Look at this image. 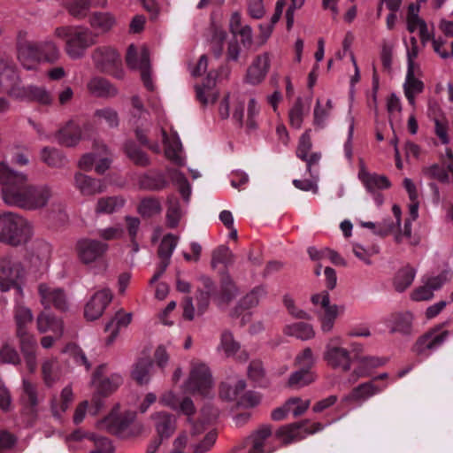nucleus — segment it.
Returning <instances> with one entry per match:
<instances>
[{"instance_id": "obj_7", "label": "nucleus", "mask_w": 453, "mask_h": 453, "mask_svg": "<svg viewBox=\"0 0 453 453\" xmlns=\"http://www.w3.org/2000/svg\"><path fill=\"white\" fill-rule=\"evenodd\" d=\"M21 88V79L14 63L9 58L0 54V88L16 99Z\"/></svg>"}, {"instance_id": "obj_19", "label": "nucleus", "mask_w": 453, "mask_h": 453, "mask_svg": "<svg viewBox=\"0 0 453 453\" xmlns=\"http://www.w3.org/2000/svg\"><path fill=\"white\" fill-rule=\"evenodd\" d=\"M122 150L127 157L136 166L147 167L150 165V159L133 140H127L122 145Z\"/></svg>"}, {"instance_id": "obj_31", "label": "nucleus", "mask_w": 453, "mask_h": 453, "mask_svg": "<svg viewBox=\"0 0 453 453\" xmlns=\"http://www.w3.org/2000/svg\"><path fill=\"white\" fill-rule=\"evenodd\" d=\"M39 293L42 298L48 302L52 303L54 307L59 311H65L67 308L65 295L63 290L56 289L50 291L45 285L39 286Z\"/></svg>"}, {"instance_id": "obj_36", "label": "nucleus", "mask_w": 453, "mask_h": 453, "mask_svg": "<svg viewBox=\"0 0 453 453\" xmlns=\"http://www.w3.org/2000/svg\"><path fill=\"white\" fill-rule=\"evenodd\" d=\"M124 199L120 196H106L98 199L96 205L97 214H111L124 205Z\"/></svg>"}, {"instance_id": "obj_24", "label": "nucleus", "mask_w": 453, "mask_h": 453, "mask_svg": "<svg viewBox=\"0 0 453 453\" xmlns=\"http://www.w3.org/2000/svg\"><path fill=\"white\" fill-rule=\"evenodd\" d=\"M320 305L325 311V314L322 319V329L325 332H329L333 328L334 322L339 314L340 308L336 304H330V296L326 290L322 291Z\"/></svg>"}, {"instance_id": "obj_29", "label": "nucleus", "mask_w": 453, "mask_h": 453, "mask_svg": "<svg viewBox=\"0 0 453 453\" xmlns=\"http://www.w3.org/2000/svg\"><path fill=\"white\" fill-rule=\"evenodd\" d=\"M36 323L37 329L40 333H45L48 330H52L58 334V338L62 335V321L48 312H42L39 314Z\"/></svg>"}, {"instance_id": "obj_15", "label": "nucleus", "mask_w": 453, "mask_h": 453, "mask_svg": "<svg viewBox=\"0 0 453 453\" xmlns=\"http://www.w3.org/2000/svg\"><path fill=\"white\" fill-rule=\"evenodd\" d=\"M88 93L96 97L110 98L118 95V88L104 77L95 76L87 83Z\"/></svg>"}, {"instance_id": "obj_32", "label": "nucleus", "mask_w": 453, "mask_h": 453, "mask_svg": "<svg viewBox=\"0 0 453 453\" xmlns=\"http://www.w3.org/2000/svg\"><path fill=\"white\" fill-rule=\"evenodd\" d=\"M132 314L131 313H123L121 311L116 312L114 318H112L106 325L105 331H110L112 327V331L111 332L110 336L106 341V344H111L113 342L115 338L119 334V329L120 326H127L131 322Z\"/></svg>"}, {"instance_id": "obj_60", "label": "nucleus", "mask_w": 453, "mask_h": 453, "mask_svg": "<svg viewBox=\"0 0 453 453\" xmlns=\"http://www.w3.org/2000/svg\"><path fill=\"white\" fill-rule=\"evenodd\" d=\"M296 364L302 369L311 371L314 365L312 351L310 348H305L296 358Z\"/></svg>"}, {"instance_id": "obj_1", "label": "nucleus", "mask_w": 453, "mask_h": 453, "mask_svg": "<svg viewBox=\"0 0 453 453\" xmlns=\"http://www.w3.org/2000/svg\"><path fill=\"white\" fill-rule=\"evenodd\" d=\"M0 185L4 203L24 211H42L53 196L50 185L31 184L26 173L15 171L3 162H0Z\"/></svg>"}, {"instance_id": "obj_30", "label": "nucleus", "mask_w": 453, "mask_h": 453, "mask_svg": "<svg viewBox=\"0 0 453 453\" xmlns=\"http://www.w3.org/2000/svg\"><path fill=\"white\" fill-rule=\"evenodd\" d=\"M220 292V301L226 304L233 301L238 294V288L226 270L221 273Z\"/></svg>"}, {"instance_id": "obj_22", "label": "nucleus", "mask_w": 453, "mask_h": 453, "mask_svg": "<svg viewBox=\"0 0 453 453\" xmlns=\"http://www.w3.org/2000/svg\"><path fill=\"white\" fill-rule=\"evenodd\" d=\"M358 177L369 192H374L376 189L388 188L391 183L387 176L370 173L364 167L361 168Z\"/></svg>"}, {"instance_id": "obj_27", "label": "nucleus", "mask_w": 453, "mask_h": 453, "mask_svg": "<svg viewBox=\"0 0 453 453\" xmlns=\"http://www.w3.org/2000/svg\"><path fill=\"white\" fill-rule=\"evenodd\" d=\"M89 24L92 28L107 33L116 25V19L111 12H96L90 15Z\"/></svg>"}, {"instance_id": "obj_23", "label": "nucleus", "mask_w": 453, "mask_h": 453, "mask_svg": "<svg viewBox=\"0 0 453 453\" xmlns=\"http://www.w3.org/2000/svg\"><path fill=\"white\" fill-rule=\"evenodd\" d=\"M156 429L161 440L169 438L175 430L176 419L168 412H157L154 415Z\"/></svg>"}, {"instance_id": "obj_57", "label": "nucleus", "mask_w": 453, "mask_h": 453, "mask_svg": "<svg viewBox=\"0 0 453 453\" xmlns=\"http://www.w3.org/2000/svg\"><path fill=\"white\" fill-rule=\"evenodd\" d=\"M380 389L374 386L372 382H365L356 387L352 391V397L354 399H365L369 397Z\"/></svg>"}, {"instance_id": "obj_64", "label": "nucleus", "mask_w": 453, "mask_h": 453, "mask_svg": "<svg viewBox=\"0 0 453 453\" xmlns=\"http://www.w3.org/2000/svg\"><path fill=\"white\" fill-rule=\"evenodd\" d=\"M311 149V141L310 135L305 133L303 134L299 142L296 154L302 160H307L308 153Z\"/></svg>"}, {"instance_id": "obj_47", "label": "nucleus", "mask_w": 453, "mask_h": 453, "mask_svg": "<svg viewBox=\"0 0 453 453\" xmlns=\"http://www.w3.org/2000/svg\"><path fill=\"white\" fill-rule=\"evenodd\" d=\"M422 173L428 179L436 180L441 183L449 182V175L448 171L446 168L438 164H434L430 166L423 167Z\"/></svg>"}, {"instance_id": "obj_54", "label": "nucleus", "mask_w": 453, "mask_h": 453, "mask_svg": "<svg viewBox=\"0 0 453 453\" xmlns=\"http://www.w3.org/2000/svg\"><path fill=\"white\" fill-rule=\"evenodd\" d=\"M289 121L292 127L300 128L303 123V103L301 97H298L289 111Z\"/></svg>"}, {"instance_id": "obj_9", "label": "nucleus", "mask_w": 453, "mask_h": 453, "mask_svg": "<svg viewBox=\"0 0 453 453\" xmlns=\"http://www.w3.org/2000/svg\"><path fill=\"white\" fill-rule=\"evenodd\" d=\"M96 35L88 28L77 27L72 37L65 42V51L73 59L81 58L85 50L94 45Z\"/></svg>"}, {"instance_id": "obj_42", "label": "nucleus", "mask_w": 453, "mask_h": 453, "mask_svg": "<svg viewBox=\"0 0 453 453\" xmlns=\"http://www.w3.org/2000/svg\"><path fill=\"white\" fill-rule=\"evenodd\" d=\"M286 334L295 336L303 341L309 340L314 336V331L311 325L298 322L287 326L284 329Z\"/></svg>"}, {"instance_id": "obj_18", "label": "nucleus", "mask_w": 453, "mask_h": 453, "mask_svg": "<svg viewBox=\"0 0 453 453\" xmlns=\"http://www.w3.org/2000/svg\"><path fill=\"white\" fill-rule=\"evenodd\" d=\"M134 418L135 413L127 412L124 415L116 418L111 416L105 417L101 423L105 426L110 434L121 436L127 427L134 422Z\"/></svg>"}, {"instance_id": "obj_5", "label": "nucleus", "mask_w": 453, "mask_h": 453, "mask_svg": "<svg viewBox=\"0 0 453 453\" xmlns=\"http://www.w3.org/2000/svg\"><path fill=\"white\" fill-rule=\"evenodd\" d=\"M24 276L22 265L10 257L0 258V288L3 292L14 288L22 296L21 280Z\"/></svg>"}, {"instance_id": "obj_63", "label": "nucleus", "mask_w": 453, "mask_h": 453, "mask_svg": "<svg viewBox=\"0 0 453 453\" xmlns=\"http://www.w3.org/2000/svg\"><path fill=\"white\" fill-rule=\"evenodd\" d=\"M248 376L250 379L258 381L265 376L263 364L259 360H253L248 367Z\"/></svg>"}, {"instance_id": "obj_55", "label": "nucleus", "mask_w": 453, "mask_h": 453, "mask_svg": "<svg viewBox=\"0 0 453 453\" xmlns=\"http://www.w3.org/2000/svg\"><path fill=\"white\" fill-rule=\"evenodd\" d=\"M42 61L54 63L58 59L59 50L52 42H46L40 44Z\"/></svg>"}, {"instance_id": "obj_8", "label": "nucleus", "mask_w": 453, "mask_h": 453, "mask_svg": "<svg viewBox=\"0 0 453 453\" xmlns=\"http://www.w3.org/2000/svg\"><path fill=\"white\" fill-rule=\"evenodd\" d=\"M137 50L134 44L127 48L126 55V63L131 69L139 68L141 71V78L147 89L152 91L154 87L150 78V61L149 49L144 45L141 49L140 60L137 61Z\"/></svg>"}, {"instance_id": "obj_28", "label": "nucleus", "mask_w": 453, "mask_h": 453, "mask_svg": "<svg viewBox=\"0 0 453 453\" xmlns=\"http://www.w3.org/2000/svg\"><path fill=\"white\" fill-rule=\"evenodd\" d=\"M201 280L203 285V288L197 289L196 301L197 309L200 313L205 311L210 303L211 296L215 292L216 287L214 282L209 277H202Z\"/></svg>"}, {"instance_id": "obj_62", "label": "nucleus", "mask_w": 453, "mask_h": 453, "mask_svg": "<svg viewBox=\"0 0 453 453\" xmlns=\"http://www.w3.org/2000/svg\"><path fill=\"white\" fill-rule=\"evenodd\" d=\"M283 303L287 307L288 311L291 315H293L296 319H310L311 316L303 310H298L294 300L288 296L285 295L283 297Z\"/></svg>"}, {"instance_id": "obj_45", "label": "nucleus", "mask_w": 453, "mask_h": 453, "mask_svg": "<svg viewBox=\"0 0 453 453\" xmlns=\"http://www.w3.org/2000/svg\"><path fill=\"white\" fill-rule=\"evenodd\" d=\"M166 224L170 228H175L180 219V209L178 199L172 196L167 199Z\"/></svg>"}, {"instance_id": "obj_40", "label": "nucleus", "mask_w": 453, "mask_h": 453, "mask_svg": "<svg viewBox=\"0 0 453 453\" xmlns=\"http://www.w3.org/2000/svg\"><path fill=\"white\" fill-rule=\"evenodd\" d=\"M211 50L215 58H219L221 57L224 50V42L226 39V32L221 27L212 24L211 27Z\"/></svg>"}, {"instance_id": "obj_41", "label": "nucleus", "mask_w": 453, "mask_h": 453, "mask_svg": "<svg viewBox=\"0 0 453 453\" xmlns=\"http://www.w3.org/2000/svg\"><path fill=\"white\" fill-rule=\"evenodd\" d=\"M161 210L160 201L156 197L143 198L137 207L138 213L143 218H151L159 214Z\"/></svg>"}, {"instance_id": "obj_10", "label": "nucleus", "mask_w": 453, "mask_h": 453, "mask_svg": "<svg viewBox=\"0 0 453 453\" xmlns=\"http://www.w3.org/2000/svg\"><path fill=\"white\" fill-rule=\"evenodd\" d=\"M212 386V377L210 369L204 365H200L194 367L189 377L185 384L186 390L189 393H199L201 395H207L208 390Z\"/></svg>"}, {"instance_id": "obj_17", "label": "nucleus", "mask_w": 453, "mask_h": 453, "mask_svg": "<svg viewBox=\"0 0 453 453\" xmlns=\"http://www.w3.org/2000/svg\"><path fill=\"white\" fill-rule=\"evenodd\" d=\"M270 67V58L267 53L257 57L248 68L246 80L252 85L259 84L266 76Z\"/></svg>"}, {"instance_id": "obj_38", "label": "nucleus", "mask_w": 453, "mask_h": 453, "mask_svg": "<svg viewBox=\"0 0 453 453\" xmlns=\"http://www.w3.org/2000/svg\"><path fill=\"white\" fill-rule=\"evenodd\" d=\"M415 269L410 265H406L400 269L394 279V286L395 290L398 292H403L408 288L411 285L415 278Z\"/></svg>"}, {"instance_id": "obj_2", "label": "nucleus", "mask_w": 453, "mask_h": 453, "mask_svg": "<svg viewBox=\"0 0 453 453\" xmlns=\"http://www.w3.org/2000/svg\"><path fill=\"white\" fill-rule=\"evenodd\" d=\"M15 335L19 340L21 353L24 356L27 369L30 372L35 371L37 366L35 349L37 342L33 334L29 332L28 326L33 322V314L30 309L19 306L14 313Z\"/></svg>"}, {"instance_id": "obj_12", "label": "nucleus", "mask_w": 453, "mask_h": 453, "mask_svg": "<svg viewBox=\"0 0 453 453\" xmlns=\"http://www.w3.org/2000/svg\"><path fill=\"white\" fill-rule=\"evenodd\" d=\"M113 295L109 288L96 292L84 307V317L88 321L98 319L111 302Z\"/></svg>"}, {"instance_id": "obj_11", "label": "nucleus", "mask_w": 453, "mask_h": 453, "mask_svg": "<svg viewBox=\"0 0 453 453\" xmlns=\"http://www.w3.org/2000/svg\"><path fill=\"white\" fill-rule=\"evenodd\" d=\"M76 250L83 264H91L101 258L108 250V244L94 239H81L77 242Z\"/></svg>"}, {"instance_id": "obj_14", "label": "nucleus", "mask_w": 453, "mask_h": 453, "mask_svg": "<svg viewBox=\"0 0 453 453\" xmlns=\"http://www.w3.org/2000/svg\"><path fill=\"white\" fill-rule=\"evenodd\" d=\"M324 358L334 369H342L343 372H348L350 369L352 359L346 349L328 344L324 353Z\"/></svg>"}, {"instance_id": "obj_37", "label": "nucleus", "mask_w": 453, "mask_h": 453, "mask_svg": "<svg viewBox=\"0 0 453 453\" xmlns=\"http://www.w3.org/2000/svg\"><path fill=\"white\" fill-rule=\"evenodd\" d=\"M276 436L282 441L284 445L304 438L301 429H299L298 426L295 423L280 426L276 432Z\"/></svg>"}, {"instance_id": "obj_21", "label": "nucleus", "mask_w": 453, "mask_h": 453, "mask_svg": "<svg viewBox=\"0 0 453 453\" xmlns=\"http://www.w3.org/2000/svg\"><path fill=\"white\" fill-rule=\"evenodd\" d=\"M74 180L76 188L84 196H94L104 191V185L100 180L81 173L75 174Z\"/></svg>"}, {"instance_id": "obj_51", "label": "nucleus", "mask_w": 453, "mask_h": 453, "mask_svg": "<svg viewBox=\"0 0 453 453\" xmlns=\"http://www.w3.org/2000/svg\"><path fill=\"white\" fill-rule=\"evenodd\" d=\"M221 348L227 357L234 355L240 349V344L234 338L233 334L226 330L221 334Z\"/></svg>"}, {"instance_id": "obj_26", "label": "nucleus", "mask_w": 453, "mask_h": 453, "mask_svg": "<svg viewBox=\"0 0 453 453\" xmlns=\"http://www.w3.org/2000/svg\"><path fill=\"white\" fill-rule=\"evenodd\" d=\"M215 85V78L210 73L207 75L206 81L201 85H196V96L202 104L206 105L209 102L214 104L218 99V93L211 92L212 87Z\"/></svg>"}, {"instance_id": "obj_56", "label": "nucleus", "mask_w": 453, "mask_h": 453, "mask_svg": "<svg viewBox=\"0 0 453 453\" xmlns=\"http://www.w3.org/2000/svg\"><path fill=\"white\" fill-rule=\"evenodd\" d=\"M0 361L17 365L20 362V358L15 348L6 343L0 349Z\"/></svg>"}, {"instance_id": "obj_53", "label": "nucleus", "mask_w": 453, "mask_h": 453, "mask_svg": "<svg viewBox=\"0 0 453 453\" xmlns=\"http://www.w3.org/2000/svg\"><path fill=\"white\" fill-rule=\"evenodd\" d=\"M90 6L91 2L89 0H76L68 5L67 10L73 17L82 19L86 17Z\"/></svg>"}, {"instance_id": "obj_61", "label": "nucleus", "mask_w": 453, "mask_h": 453, "mask_svg": "<svg viewBox=\"0 0 453 453\" xmlns=\"http://www.w3.org/2000/svg\"><path fill=\"white\" fill-rule=\"evenodd\" d=\"M217 438V433L215 431H210L201 441L194 447V453H204L209 450L215 443Z\"/></svg>"}, {"instance_id": "obj_3", "label": "nucleus", "mask_w": 453, "mask_h": 453, "mask_svg": "<svg viewBox=\"0 0 453 453\" xmlns=\"http://www.w3.org/2000/svg\"><path fill=\"white\" fill-rule=\"evenodd\" d=\"M31 235L27 220L18 213H0V242L11 246L26 243Z\"/></svg>"}, {"instance_id": "obj_44", "label": "nucleus", "mask_w": 453, "mask_h": 453, "mask_svg": "<svg viewBox=\"0 0 453 453\" xmlns=\"http://www.w3.org/2000/svg\"><path fill=\"white\" fill-rule=\"evenodd\" d=\"M315 376L311 371L299 368L293 372L288 380V386L290 388H302L314 381Z\"/></svg>"}, {"instance_id": "obj_46", "label": "nucleus", "mask_w": 453, "mask_h": 453, "mask_svg": "<svg viewBox=\"0 0 453 453\" xmlns=\"http://www.w3.org/2000/svg\"><path fill=\"white\" fill-rule=\"evenodd\" d=\"M234 255L226 246H219L212 251L211 265L213 269L218 264H224L226 266L232 265Z\"/></svg>"}, {"instance_id": "obj_43", "label": "nucleus", "mask_w": 453, "mask_h": 453, "mask_svg": "<svg viewBox=\"0 0 453 453\" xmlns=\"http://www.w3.org/2000/svg\"><path fill=\"white\" fill-rule=\"evenodd\" d=\"M140 185L144 189L161 190L167 187L168 181L163 173L145 174L140 180Z\"/></svg>"}, {"instance_id": "obj_49", "label": "nucleus", "mask_w": 453, "mask_h": 453, "mask_svg": "<svg viewBox=\"0 0 453 453\" xmlns=\"http://www.w3.org/2000/svg\"><path fill=\"white\" fill-rule=\"evenodd\" d=\"M354 359H357L362 365V366L358 370H356L354 372L357 376H363L364 369H365V368H376V367L381 366L387 363V358L370 357V356H366V357L356 356V357H354Z\"/></svg>"}, {"instance_id": "obj_20", "label": "nucleus", "mask_w": 453, "mask_h": 453, "mask_svg": "<svg viewBox=\"0 0 453 453\" xmlns=\"http://www.w3.org/2000/svg\"><path fill=\"white\" fill-rule=\"evenodd\" d=\"M16 99L35 101L45 105L50 104L52 102L50 94L44 88L33 85L27 87L22 86Z\"/></svg>"}, {"instance_id": "obj_34", "label": "nucleus", "mask_w": 453, "mask_h": 453, "mask_svg": "<svg viewBox=\"0 0 453 453\" xmlns=\"http://www.w3.org/2000/svg\"><path fill=\"white\" fill-rule=\"evenodd\" d=\"M122 383V378L120 375L114 373L108 378H104L96 384H93L96 388V394L107 397L111 395Z\"/></svg>"}, {"instance_id": "obj_6", "label": "nucleus", "mask_w": 453, "mask_h": 453, "mask_svg": "<svg viewBox=\"0 0 453 453\" xmlns=\"http://www.w3.org/2000/svg\"><path fill=\"white\" fill-rule=\"evenodd\" d=\"M17 58L24 68L32 70L42 61L40 44L27 40V32L19 31L16 41Z\"/></svg>"}, {"instance_id": "obj_52", "label": "nucleus", "mask_w": 453, "mask_h": 453, "mask_svg": "<svg viewBox=\"0 0 453 453\" xmlns=\"http://www.w3.org/2000/svg\"><path fill=\"white\" fill-rule=\"evenodd\" d=\"M404 92L419 94L424 90V83L422 81L415 77L414 69L408 68L406 81L403 84Z\"/></svg>"}, {"instance_id": "obj_58", "label": "nucleus", "mask_w": 453, "mask_h": 453, "mask_svg": "<svg viewBox=\"0 0 453 453\" xmlns=\"http://www.w3.org/2000/svg\"><path fill=\"white\" fill-rule=\"evenodd\" d=\"M95 116L104 119L110 127H117L119 123L118 112L111 108L99 109L95 111Z\"/></svg>"}, {"instance_id": "obj_13", "label": "nucleus", "mask_w": 453, "mask_h": 453, "mask_svg": "<svg viewBox=\"0 0 453 453\" xmlns=\"http://www.w3.org/2000/svg\"><path fill=\"white\" fill-rule=\"evenodd\" d=\"M441 328V325H439L419 336L412 347V351L420 356L425 354L426 350H433L441 345L449 336V332L445 330L439 334H435Z\"/></svg>"}, {"instance_id": "obj_16", "label": "nucleus", "mask_w": 453, "mask_h": 453, "mask_svg": "<svg viewBox=\"0 0 453 453\" xmlns=\"http://www.w3.org/2000/svg\"><path fill=\"white\" fill-rule=\"evenodd\" d=\"M58 142L65 147H74L81 139V129L73 121H68L65 127L55 133Z\"/></svg>"}, {"instance_id": "obj_4", "label": "nucleus", "mask_w": 453, "mask_h": 453, "mask_svg": "<svg viewBox=\"0 0 453 453\" xmlns=\"http://www.w3.org/2000/svg\"><path fill=\"white\" fill-rule=\"evenodd\" d=\"M95 67L101 73H109L117 79H123L124 71L121 67V58L115 49L102 46L95 49L92 53Z\"/></svg>"}, {"instance_id": "obj_48", "label": "nucleus", "mask_w": 453, "mask_h": 453, "mask_svg": "<svg viewBox=\"0 0 453 453\" xmlns=\"http://www.w3.org/2000/svg\"><path fill=\"white\" fill-rule=\"evenodd\" d=\"M412 319V315L410 312L396 314L392 332H400L403 334H411Z\"/></svg>"}, {"instance_id": "obj_25", "label": "nucleus", "mask_w": 453, "mask_h": 453, "mask_svg": "<svg viewBox=\"0 0 453 453\" xmlns=\"http://www.w3.org/2000/svg\"><path fill=\"white\" fill-rule=\"evenodd\" d=\"M152 365L153 360L150 357L139 358L131 372L133 380L139 385L148 384L150 379V371Z\"/></svg>"}, {"instance_id": "obj_35", "label": "nucleus", "mask_w": 453, "mask_h": 453, "mask_svg": "<svg viewBox=\"0 0 453 453\" xmlns=\"http://www.w3.org/2000/svg\"><path fill=\"white\" fill-rule=\"evenodd\" d=\"M41 160L50 167L62 168L66 165L65 156L58 149L44 147L41 150Z\"/></svg>"}, {"instance_id": "obj_50", "label": "nucleus", "mask_w": 453, "mask_h": 453, "mask_svg": "<svg viewBox=\"0 0 453 453\" xmlns=\"http://www.w3.org/2000/svg\"><path fill=\"white\" fill-rule=\"evenodd\" d=\"M21 401L26 406H29L32 411L37 405V393L35 387L28 380H23V395Z\"/></svg>"}, {"instance_id": "obj_33", "label": "nucleus", "mask_w": 453, "mask_h": 453, "mask_svg": "<svg viewBox=\"0 0 453 453\" xmlns=\"http://www.w3.org/2000/svg\"><path fill=\"white\" fill-rule=\"evenodd\" d=\"M265 291L262 288H256L249 294H247L244 297H242L237 305L233 309L231 312V316L234 318L239 317L245 310L252 308L256 306L258 302L259 295L264 294Z\"/></svg>"}, {"instance_id": "obj_39", "label": "nucleus", "mask_w": 453, "mask_h": 453, "mask_svg": "<svg viewBox=\"0 0 453 453\" xmlns=\"http://www.w3.org/2000/svg\"><path fill=\"white\" fill-rule=\"evenodd\" d=\"M177 245V237L172 234L165 235L159 244L157 256L160 262L170 264V259L173 250Z\"/></svg>"}, {"instance_id": "obj_59", "label": "nucleus", "mask_w": 453, "mask_h": 453, "mask_svg": "<svg viewBox=\"0 0 453 453\" xmlns=\"http://www.w3.org/2000/svg\"><path fill=\"white\" fill-rule=\"evenodd\" d=\"M172 177L179 184V191L182 197L188 201L189 199L191 188L187 178L177 170L173 171Z\"/></svg>"}]
</instances>
